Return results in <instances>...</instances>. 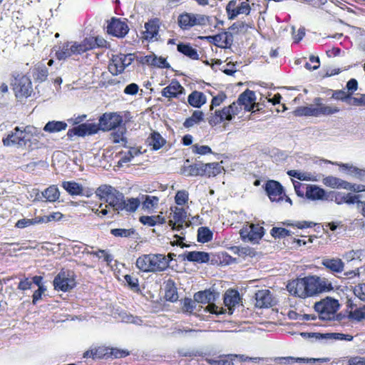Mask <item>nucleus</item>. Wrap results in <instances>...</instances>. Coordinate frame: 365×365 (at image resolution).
<instances>
[{"instance_id":"f704fd0d","label":"nucleus","mask_w":365,"mask_h":365,"mask_svg":"<svg viewBox=\"0 0 365 365\" xmlns=\"http://www.w3.org/2000/svg\"><path fill=\"white\" fill-rule=\"evenodd\" d=\"M324 185L331 188L345 189L346 181L334 176H327L322 180Z\"/></svg>"},{"instance_id":"423d86ee","label":"nucleus","mask_w":365,"mask_h":365,"mask_svg":"<svg viewBox=\"0 0 365 365\" xmlns=\"http://www.w3.org/2000/svg\"><path fill=\"white\" fill-rule=\"evenodd\" d=\"M307 297H314L324 292L331 291L334 287L331 282L324 277L317 275L305 277Z\"/></svg>"},{"instance_id":"393cba45","label":"nucleus","mask_w":365,"mask_h":365,"mask_svg":"<svg viewBox=\"0 0 365 365\" xmlns=\"http://www.w3.org/2000/svg\"><path fill=\"white\" fill-rule=\"evenodd\" d=\"M256 307L267 308L272 305V298L268 289L259 290L255 293Z\"/></svg>"},{"instance_id":"680f3d73","label":"nucleus","mask_w":365,"mask_h":365,"mask_svg":"<svg viewBox=\"0 0 365 365\" xmlns=\"http://www.w3.org/2000/svg\"><path fill=\"white\" fill-rule=\"evenodd\" d=\"M192 153L198 155H207L212 153V149L208 145H200L198 144L192 145Z\"/></svg>"},{"instance_id":"f257e3e1","label":"nucleus","mask_w":365,"mask_h":365,"mask_svg":"<svg viewBox=\"0 0 365 365\" xmlns=\"http://www.w3.org/2000/svg\"><path fill=\"white\" fill-rule=\"evenodd\" d=\"M255 101V93L247 88L239 96L237 101L221 110H216L214 113H211L207 118V121L212 126L217 125L225 120L230 121L233 116L239 114L242 109L245 111H251L255 106L258 107ZM259 110V108H257V110Z\"/></svg>"},{"instance_id":"9b49d317","label":"nucleus","mask_w":365,"mask_h":365,"mask_svg":"<svg viewBox=\"0 0 365 365\" xmlns=\"http://www.w3.org/2000/svg\"><path fill=\"white\" fill-rule=\"evenodd\" d=\"M11 85L16 98H27L32 92L31 81L26 75L17 74Z\"/></svg>"},{"instance_id":"f03ea898","label":"nucleus","mask_w":365,"mask_h":365,"mask_svg":"<svg viewBox=\"0 0 365 365\" xmlns=\"http://www.w3.org/2000/svg\"><path fill=\"white\" fill-rule=\"evenodd\" d=\"M123 123V118L120 113H104L98 119V123H83L78 126H74L68 129L67 136L72 139L74 136L85 137L98 133L100 130L110 131L121 127Z\"/></svg>"},{"instance_id":"b1692460","label":"nucleus","mask_w":365,"mask_h":365,"mask_svg":"<svg viewBox=\"0 0 365 365\" xmlns=\"http://www.w3.org/2000/svg\"><path fill=\"white\" fill-rule=\"evenodd\" d=\"M179 257L183 260L197 263H206L210 259L209 254L202 251L185 252L183 255H179Z\"/></svg>"},{"instance_id":"4468645a","label":"nucleus","mask_w":365,"mask_h":365,"mask_svg":"<svg viewBox=\"0 0 365 365\" xmlns=\"http://www.w3.org/2000/svg\"><path fill=\"white\" fill-rule=\"evenodd\" d=\"M107 33L117 38L125 37L129 31L127 23L120 18L112 17L107 21Z\"/></svg>"},{"instance_id":"5fc2aeb1","label":"nucleus","mask_w":365,"mask_h":365,"mask_svg":"<svg viewBox=\"0 0 365 365\" xmlns=\"http://www.w3.org/2000/svg\"><path fill=\"white\" fill-rule=\"evenodd\" d=\"M38 216L31 219H21L16 222L15 227L16 228L23 229L27 227H30L31 225L40 224V222H38Z\"/></svg>"},{"instance_id":"58836bf2","label":"nucleus","mask_w":365,"mask_h":365,"mask_svg":"<svg viewBox=\"0 0 365 365\" xmlns=\"http://www.w3.org/2000/svg\"><path fill=\"white\" fill-rule=\"evenodd\" d=\"M42 195L48 202H56L59 198L60 192L56 185H51L42 192Z\"/></svg>"},{"instance_id":"c9c22d12","label":"nucleus","mask_w":365,"mask_h":365,"mask_svg":"<svg viewBox=\"0 0 365 365\" xmlns=\"http://www.w3.org/2000/svg\"><path fill=\"white\" fill-rule=\"evenodd\" d=\"M140 205V201L138 198H129L128 200L123 199L122 206L120 211L126 210L128 212H134L137 210Z\"/></svg>"},{"instance_id":"bf43d9fd","label":"nucleus","mask_w":365,"mask_h":365,"mask_svg":"<svg viewBox=\"0 0 365 365\" xmlns=\"http://www.w3.org/2000/svg\"><path fill=\"white\" fill-rule=\"evenodd\" d=\"M271 235L274 238H282L289 236L290 231L283 227H273L270 231Z\"/></svg>"},{"instance_id":"dca6fc26","label":"nucleus","mask_w":365,"mask_h":365,"mask_svg":"<svg viewBox=\"0 0 365 365\" xmlns=\"http://www.w3.org/2000/svg\"><path fill=\"white\" fill-rule=\"evenodd\" d=\"M73 55H80L77 41H66L60 43L55 49V56L58 61H64Z\"/></svg>"},{"instance_id":"6e6d98bb","label":"nucleus","mask_w":365,"mask_h":365,"mask_svg":"<svg viewBox=\"0 0 365 365\" xmlns=\"http://www.w3.org/2000/svg\"><path fill=\"white\" fill-rule=\"evenodd\" d=\"M237 357V355H227L218 360H209V363L212 365H234L233 359Z\"/></svg>"},{"instance_id":"69168bd1","label":"nucleus","mask_w":365,"mask_h":365,"mask_svg":"<svg viewBox=\"0 0 365 365\" xmlns=\"http://www.w3.org/2000/svg\"><path fill=\"white\" fill-rule=\"evenodd\" d=\"M354 294L359 299L365 302V283H361L354 287Z\"/></svg>"},{"instance_id":"412c9836","label":"nucleus","mask_w":365,"mask_h":365,"mask_svg":"<svg viewBox=\"0 0 365 365\" xmlns=\"http://www.w3.org/2000/svg\"><path fill=\"white\" fill-rule=\"evenodd\" d=\"M61 187L72 196H86L90 197L93 195L91 190H85L83 186L75 181H63L62 182Z\"/></svg>"},{"instance_id":"603ef678","label":"nucleus","mask_w":365,"mask_h":365,"mask_svg":"<svg viewBox=\"0 0 365 365\" xmlns=\"http://www.w3.org/2000/svg\"><path fill=\"white\" fill-rule=\"evenodd\" d=\"M195 301L185 297L181 300V310L183 313L191 314L195 308Z\"/></svg>"},{"instance_id":"8fccbe9b","label":"nucleus","mask_w":365,"mask_h":365,"mask_svg":"<svg viewBox=\"0 0 365 365\" xmlns=\"http://www.w3.org/2000/svg\"><path fill=\"white\" fill-rule=\"evenodd\" d=\"M185 212L182 208L176 207L173 212V218L178 222V230H180L183 227V223L185 222Z\"/></svg>"},{"instance_id":"72a5a7b5","label":"nucleus","mask_w":365,"mask_h":365,"mask_svg":"<svg viewBox=\"0 0 365 365\" xmlns=\"http://www.w3.org/2000/svg\"><path fill=\"white\" fill-rule=\"evenodd\" d=\"M202 176L215 177L221 173V168L218 163L202 164Z\"/></svg>"},{"instance_id":"49530a36","label":"nucleus","mask_w":365,"mask_h":365,"mask_svg":"<svg viewBox=\"0 0 365 365\" xmlns=\"http://www.w3.org/2000/svg\"><path fill=\"white\" fill-rule=\"evenodd\" d=\"M212 232L206 227H201L197 230V241L199 242H208L212 240Z\"/></svg>"},{"instance_id":"c03bdc74","label":"nucleus","mask_w":365,"mask_h":365,"mask_svg":"<svg viewBox=\"0 0 365 365\" xmlns=\"http://www.w3.org/2000/svg\"><path fill=\"white\" fill-rule=\"evenodd\" d=\"M110 234L115 237H131L136 234L134 228H114L110 230Z\"/></svg>"},{"instance_id":"ea45409f","label":"nucleus","mask_w":365,"mask_h":365,"mask_svg":"<svg viewBox=\"0 0 365 365\" xmlns=\"http://www.w3.org/2000/svg\"><path fill=\"white\" fill-rule=\"evenodd\" d=\"M125 285L133 292L139 293L140 292V287L139 284V279L138 277L131 275L125 274L124 276Z\"/></svg>"},{"instance_id":"1a4fd4ad","label":"nucleus","mask_w":365,"mask_h":365,"mask_svg":"<svg viewBox=\"0 0 365 365\" xmlns=\"http://www.w3.org/2000/svg\"><path fill=\"white\" fill-rule=\"evenodd\" d=\"M338 300L331 298H326L316 302L314 309L319 314V317L322 320H331L334 318L335 313L339 309Z\"/></svg>"},{"instance_id":"7ed1b4c3","label":"nucleus","mask_w":365,"mask_h":365,"mask_svg":"<svg viewBox=\"0 0 365 365\" xmlns=\"http://www.w3.org/2000/svg\"><path fill=\"white\" fill-rule=\"evenodd\" d=\"M135 266L140 272L157 273L168 269V262L163 254H144L137 258Z\"/></svg>"},{"instance_id":"c756f323","label":"nucleus","mask_w":365,"mask_h":365,"mask_svg":"<svg viewBox=\"0 0 365 365\" xmlns=\"http://www.w3.org/2000/svg\"><path fill=\"white\" fill-rule=\"evenodd\" d=\"M347 307L351 309L349 312V317L357 322L365 320V305L356 307L354 304L349 301Z\"/></svg>"},{"instance_id":"6e6552de","label":"nucleus","mask_w":365,"mask_h":365,"mask_svg":"<svg viewBox=\"0 0 365 365\" xmlns=\"http://www.w3.org/2000/svg\"><path fill=\"white\" fill-rule=\"evenodd\" d=\"M29 127L20 128L15 127L6 137L3 138L2 142L5 146H16L17 148H24L27 143L30 141L28 134Z\"/></svg>"},{"instance_id":"09e8293b","label":"nucleus","mask_w":365,"mask_h":365,"mask_svg":"<svg viewBox=\"0 0 365 365\" xmlns=\"http://www.w3.org/2000/svg\"><path fill=\"white\" fill-rule=\"evenodd\" d=\"M48 68L45 66L36 68L33 72V76L36 81L43 82L48 77Z\"/></svg>"},{"instance_id":"3c124183","label":"nucleus","mask_w":365,"mask_h":365,"mask_svg":"<svg viewBox=\"0 0 365 365\" xmlns=\"http://www.w3.org/2000/svg\"><path fill=\"white\" fill-rule=\"evenodd\" d=\"M142 199L143 207L148 210L155 208L159 202V198L156 196L143 195Z\"/></svg>"},{"instance_id":"473e14b6","label":"nucleus","mask_w":365,"mask_h":365,"mask_svg":"<svg viewBox=\"0 0 365 365\" xmlns=\"http://www.w3.org/2000/svg\"><path fill=\"white\" fill-rule=\"evenodd\" d=\"M67 126V123L64 121L51 120L45 125L43 130L50 133H58L65 130Z\"/></svg>"},{"instance_id":"cd10ccee","label":"nucleus","mask_w":365,"mask_h":365,"mask_svg":"<svg viewBox=\"0 0 365 365\" xmlns=\"http://www.w3.org/2000/svg\"><path fill=\"white\" fill-rule=\"evenodd\" d=\"M177 50L178 52L192 60H198L200 58L197 51L189 43H179L177 45Z\"/></svg>"},{"instance_id":"37998d69","label":"nucleus","mask_w":365,"mask_h":365,"mask_svg":"<svg viewBox=\"0 0 365 365\" xmlns=\"http://www.w3.org/2000/svg\"><path fill=\"white\" fill-rule=\"evenodd\" d=\"M359 195L347 193L344 195L338 194L335 197V201L337 204L346 203L348 205H353L358 201Z\"/></svg>"},{"instance_id":"7c9ffc66","label":"nucleus","mask_w":365,"mask_h":365,"mask_svg":"<svg viewBox=\"0 0 365 365\" xmlns=\"http://www.w3.org/2000/svg\"><path fill=\"white\" fill-rule=\"evenodd\" d=\"M165 298L167 301L176 302L178 299V289L173 280H168L165 286Z\"/></svg>"},{"instance_id":"13d9d810","label":"nucleus","mask_w":365,"mask_h":365,"mask_svg":"<svg viewBox=\"0 0 365 365\" xmlns=\"http://www.w3.org/2000/svg\"><path fill=\"white\" fill-rule=\"evenodd\" d=\"M189 199L188 192L186 190H179L177 192L175 201L178 205H184Z\"/></svg>"},{"instance_id":"e2e57ef3","label":"nucleus","mask_w":365,"mask_h":365,"mask_svg":"<svg viewBox=\"0 0 365 365\" xmlns=\"http://www.w3.org/2000/svg\"><path fill=\"white\" fill-rule=\"evenodd\" d=\"M153 66L158 67L160 68H170V64L167 61L165 58H163L162 56L157 57L154 56L153 60Z\"/></svg>"},{"instance_id":"0e129e2a","label":"nucleus","mask_w":365,"mask_h":365,"mask_svg":"<svg viewBox=\"0 0 365 365\" xmlns=\"http://www.w3.org/2000/svg\"><path fill=\"white\" fill-rule=\"evenodd\" d=\"M320 66L319 58L318 56H311L309 62L305 63V68L309 71L317 69Z\"/></svg>"},{"instance_id":"a18cd8bd","label":"nucleus","mask_w":365,"mask_h":365,"mask_svg":"<svg viewBox=\"0 0 365 365\" xmlns=\"http://www.w3.org/2000/svg\"><path fill=\"white\" fill-rule=\"evenodd\" d=\"M324 162L326 163L337 165L340 168H344L345 170H349V171H350L351 173H354L360 179H363L365 177V170H362V169L358 168L356 167H354L353 165H350L349 164H345V163H341V164L334 163H332V162H331L330 160H325Z\"/></svg>"},{"instance_id":"a211bd4d","label":"nucleus","mask_w":365,"mask_h":365,"mask_svg":"<svg viewBox=\"0 0 365 365\" xmlns=\"http://www.w3.org/2000/svg\"><path fill=\"white\" fill-rule=\"evenodd\" d=\"M305 277L297 278L289 281L287 284V289L289 293L302 299L307 298Z\"/></svg>"},{"instance_id":"864d4df0","label":"nucleus","mask_w":365,"mask_h":365,"mask_svg":"<svg viewBox=\"0 0 365 365\" xmlns=\"http://www.w3.org/2000/svg\"><path fill=\"white\" fill-rule=\"evenodd\" d=\"M63 217V215L60 212H54L48 215L38 216V222L40 224L48 223L51 221H59Z\"/></svg>"},{"instance_id":"4be33fe9","label":"nucleus","mask_w":365,"mask_h":365,"mask_svg":"<svg viewBox=\"0 0 365 365\" xmlns=\"http://www.w3.org/2000/svg\"><path fill=\"white\" fill-rule=\"evenodd\" d=\"M184 91L185 88L180 85L179 81L173 80L168 86L163 88L161 94L165 98H178Z\"/></svg>"},{"instance_id":"e433bc0d","label":"nucleus","mask_w":365,"mask_h":365,"mask_svg":"<svg viewBox=\"0 0 365 365\" xmlns=\"http://www.w3.org/2000/svg\"><path fill=\"white\" fill-rule=\"evenodd\" d=\"M213 299L212 292L208 289L198 292L194 295L195 301L202 304H209Z\"/></svg>"},{"instance_id":"20e7f679","label":"nucleus","mask_w":365,"mask_h":365,"mask_svg":"<svg viewBox=\"0 0 365 365\" xmlns=\"http://www.w3.org/2000/svg\"><path fill=\"white\" fill-rule=\"evenodd\" d=\"M322 99L319 97L314 99V105L309 106H300L294 110L296 116H314L331 115L340 111V108L336 106H327L322 103Z\"/></svg>"},{"instance_id":"0eeeda50","label":"nucleus","mask_w":365,"mask_h":365,"mask_svg":"<svg viewBox=\"0 0 365 365\" xmlns=\"http://www.w3.org/2000/svg\"><path fill=\"white\" fill-rule=\"evenodd\" d=\"M210 23V16L190 12H183L178 17V24L182 30H190L195 26H204Z\"/></svg>"},{"instance_id":"c85d7f7f","label":"nucleus","mask_w":365,"mask_h":365,"mask_svg":"<svg viewBox=\"0 0 365 365\" xmlns=\"http://www.w3.org/2000/svg\"><path fill=\"white\" fill-rule=\"evenodd\" d=\"M205 95L200 91H194L187 97V102L192 107L199 108L206 103Z\"/></svg>"},{"instance_id":"bb28decb","label":"nucleus","mask_w":365,"mask_h":365,"mask_svg":"<svg viewBox=\"0 0 365 365\" xmlns=\"http://www.w3.org/2000/svg\"><path fill=\"white\" fill-rule=\"evenodd\" d=\"M146 142L148 145L150 146L153 150H158L166 143L165 139L156 131H153L150 133Z\"/></svg>"},{"instance_id":"aec40b11","label":"nucleus","mask_w":365,"mask_h":365,"mask_svg":"<svg viewBox=\"0 0 365 365\" xmlns=\"http://www.w3.org/2000/svg\"><path fill=\"white\" fill-rule=\"evenodd\" d=\"M199 38L201 40L206 39L210 43L222 48L230 47L232 42V34L227 31H223L214 36H199Z\"/></svg>"},{"instance_id":"39448f33","label":"nucleus","mask_w":365,"mask_h":365,"mask_svg":"<svg viewBox=\"0 0 365 365\" xmlns=\"http://www.w3.org/2000/svg\"><path fill=\"white\" fill-rule=\"evenodd\" d=\"M95 192L101 200H105L114 210L120 211L124 196L116 189L110 185H103L98 187Z\"/></svg>"},{"instance_id":"338daca9","label":"nucleus","mask_w":365,"mask_h":365,"mask_svg":"<svg viewBox=\"0 0 365 365\" xmlns=\"http://www.w3.org/2000/svg\"><path fill=\"white\" fill-rule=\"evenodd\" d=\"M118 130L116 132L112 133L111 135L113 138V142L115 143H119L121 141H125L126 139L124 137V134L125 133V128H122V130H120L121 127L118 128Z\"/></svg>"},{"instance_id":"4d7b16f0","label":"nucleus","mask_w":365,"mask_h":365,"mask_svg":"<svg viewBox=\"0 0 365 365\" xmlns=\"http://www.w3.org/2000/svg\"><path fill=\"white\" fill-rule=\"evenodd\" d=\"M353 336L350 334H345L343 333H327L324 334V339H331L335 340H345L351 341Z\"/></svg>"},{"instance_id":"2eb2a0df","label":"nucleus","mask_w":365,"mask_h":365,"mask_svg":"<svg viewBox=\"0 0 365 365\" xmlns=\"http://www.w3.org/2000/svg\"><path fill=\"white\" fill-rule=\"evenodd\" d=\"M251 9V6L247 1H242L237 5V0L230 1L225 8L229 20L235 19L240 14L247 16L250 14Z\"/></svg>"},{"instance_id":"774afa93","label":"nucleus","mask_w":365,"mask_h":365,"mask_svg":"<svg viewBox=\"0 0 365 365\" xmlns=\"http://www.w3.org/2000/svg\"><path fill=\"white\" fill-rule=\"evenodd\" d=\"M247 27L246 24L242 21H237L233 23L230 27L229 30L233 34H238Z\"/></svg>"},{"instance_id":"6ab92c4d","label":"nucleus","mask_w":365,"mask_h":365,"mask_svg":"<svg viewBox=\"0 0 365 365\" xmlns=\"http://www.w3.org/2000/svg\"><path fill=\"white\" fill-rule=\"evenodd\" d=\"M162 21L159 18H153L149 19L145 24V31L143 32V38L148 41L157 39Z\"/></svg>"},{"instance_id":"2f4dec72","label":"nucleus","mask_w":365,"mask_h":365,"mask_svg":"<svg viewBox=\"0 0 365 365\" xmlns=\"http://www.w3.org/2000/svg\"><path fill=\"white\" fill-rule=\"evenodd\" d=\"M306 196L311 200H322L325 196V191L317 185H308L306 190Z\"/></svg>"},{"instance_id":"ddd939ff","label":"nucleus","mask_w":365,"mask_h":365,"mask_svg":"<svg viewBox=\"0 0 365 365\" xmlns=\"http://www.w3.org/2000/svg\"><path fill=\"white\" fill-rule=\"evenodd\" d=\"M244 241L257 242L264 235V229L258 224L246 225L240 231Z\"/></svg>"},{"instance_id":"a878e982","label":"nucleus","mask_w":365,"mask_h":365,"mask_svg":"<svg viewBox=\"0 0 365 365\" xmlns=\"http://www.w3.org/2000/svg\"><path fill=\"white\" fill-rule=\"evenodd\" d=\"M240 296L238 291L235 289L227 290L224 296V304L230 311V314H232L234 307L240 303Z\"/></svg>"},{"instance_id":"f3484780","label":"nucleus","mask_w":365,"mask_h":365,"mask_svg":"<svg viewBox=\"0 0 365 365\" xmlns=\"http://www.w3.org/2000/svg\"><path fill=\"white\" fill-rule=\"evenodd\" d=\"M265 192L272 202H280L285 196L283 186L276 180H269L264 185Z\"/></svg>"},{"instance_id":"4c0bfd02","label":"nucleus","mask_w":365,"mask_h":365,"mask_svg":"<svg viewBox=\"0 0 365 365\" xmlns=\"http://www.w3.org/2000/svg\"><path fill=\"white\" fill-rule=\"evenodd\" d=\"M204 114L201 110H195L192 115L185 119L183 125L188 128L192 127L194 125L199 123L203 120Z\"/></svg>"},{"instance_id":"9d476101","label":"nucleus","mask_w":365,"mask_h":365,"mask_svg":"<svg viewBox=\"0 0 365 365\" xmlns=\"http://www.w3.org/2000/svg\"><path fill=\"white\" fill-rule=\"evenodd\" d=\"M54 289L68 292L76 287V275L73 271L62 269L53 279Z\"/></svg>"},{"instance_id":"052dcab7","label":"nucleus","mask_w":365,"mask_h":365,"mask_svg":"<svg viewBox=\"0 0 365 365\" xmlns=\"http://www.w3.org/2000/svg\"><path fill=\"white\" fill-rule=\"evenodd\" d=\"M287 225L292 227H297L299 229H304L314 227L317 224L311 221H295L292 222H288Z\"/></svg>"},{"instance_id":"79ce46f5","label":"nucleus","mask_w":365,"mask_h":365,"mask_svg":"<svg viewBox=\"0 0 365 365\" xmlns=\"http://www.w3.org/2000/svg\"><path fill=\"white\" fill-rule=\"evenodd\" d=\"M86 253L90 255L96 256L98 259H103V262H105L108 266L110 265L113 259V256L106 250L98 249L96 251L87 252Z\"/></svg>"},{"instance_id":"de8ad7c7","label":"nucleus","mask_w":365,"mask_h":365,"mask_svg":"<svg viewBox=\"0 0 365 365\" xmlns=\"http://www.w3.org/2000/svg\"><path fill=\"white\" fill-rule=\"evenodd\" d=\"M202 164L195 163L183 169V173L187 176H202Z\"/></svg>"},{"instance_id":"f8f14e48","label":"nucleus","mask_w":365,"mask_h":365,"mask_svg":"<svg viewBox=\"0 0 365 365\" xmlns=\"http://www.w3.org/2000/svg\"><path fill=\"white\" fill-rule=\"evenodd\" d=\"M133 61L132 54L119 53L113 55L108 65L109 71L114 76L122 73Z\"/></svg>"},{"instance_id":"5701e85b","label":"nucleus","mask_w":365,"mask_h":365,"mask_svg":"<svg viewBox=\"0 0 365 365\" xmlns=\"http://www.w3.org/2000/svg\"><path fill=\"white\" fill-rule=\"evenodd\" d=\"M322 265L333 274L341 273L344 269V263L341 259L324 258L322 261Z\"/></svg>"},{"instance_id":"a19ab883","label":"nucleus","mask_w":365,"mask_h":365,"mask_svg":"<svg viewBox=\"0 0 365 365\" xmlns=\"http://www.w3.org/2000/svg\"><path fill=\"white\" fill-rule=\"evenodd\" d=\"M77 46L80 54L96 48L93 36L86 37L81 43L77 42Z\"/></svg>"}]
</instances>
